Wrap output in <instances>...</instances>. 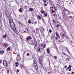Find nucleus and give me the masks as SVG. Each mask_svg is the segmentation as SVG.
Masks as SVG:
<instances>
[{
  "label": "nucleus",
  "instance_id": "nucleus-1",
  "mask_svg": "<svg viewBox=\"0 0 74 74\" xmlns=\"http://www.w3.org/2000/svg\"><path fill=\"white\" fill-rule=\"evenodd\" d=\"M9 22L10 27L13 26L14 25H15L14 24V22H13V21H12V19H9Z\"/></svg>",
  "mask_w": 74,
  "mask_h": 74
},
{
  "label": "nucleus",
  "instance_id": "nucleus-2",
  "mask_svg": "<svg viewBox=\"0 0 74 74\" xmlns=\"http://www.w3.org/2000/svg\"><path fill=\"white\" fill-rule=\"evenodd\" d=\"M34 66L35 69H37L38 67H37V64L36 61V60H34Z\"/></svg>",
  "mask_w": 74,
  "mask_h": 74
},
{
  "label": "nucleus",
  "instance_id": "nucleus-3",
  "mask_svg": "<svg viewBox=\"0 0 74 74\" xmlns=\"http://www.w3.org/2000/svg\"><path fill=\"white\" fill-rule=\"evenodd\" d=\"M3 64L5 67L7 66V62L5 60H4L3 62Z\"/></svg>",
  "mask_w": 74,
  "mask_h": 74
},
{
  "label": "nucleus",
  "instance_id": "nucleus-4",
  "mask_svg": "<svg viewBox=\"0 0 74 74\" xmlns=\"http://www.w3.org/2000/svg\"><path fill=\"white\" fill-rule=\"evenodd\" d=\"M11 28L14 31L16 30V27H15V24L12 25L10 26Z\"/></svg>",
  "mask_w": 74,
  "mask_h": 74
},
{
  "label": "nucleus",
  "instance_id": "nucleus-5",
  "mask_svg": "<svg viewBox=\"0 0 74 74\" xmlns=\"http://www.w3.org/2000/svg\"><path fill=\"white\" fill-rule=\"evenodd\" d=\"M21 58L20 56L18 55H17L16 60H17V61H19L21 60Z\"/></svg>",
  "mask_w": 74,
  "mask_h": 74
},
{
  "label": "nucleus",
  "instance_id": "nucleus-6",
  "mask_svg": "<svg viewBox=\"0 0 74 74\" xmlns=\"http://www.w3.org/2000/svg\"><path fill=\"white\" fill-rule=\"evenodd\" d=\"M34 45H35V46H36V48H37V47L39 45L38 43L37 42H34Z\"/></svg>",
  "mask_w": 74,
  "mask_h": 74
},
{
  "label": "nucleus",
  "instance_id": "nucleus-7",
  "mask_svg": "<svg viewBox=\"0 0 74 74\" xmlns=\"http://www.w3.org/2000/svg\"><path fill=\"white\" fill-rule=\"evenodd\" d=\"M26 38L27 41H29V40H30L32 39V37L30 36H29L27 37Z\"/></svg>",
  "mask_w": 74,
  "mask_h": 74
},
{
  "label": "nucleus",
  "instance_id": "nucleus-8",
  "mask_svg": "<svg viewBox=\"0 0 74 74\" xmlns=\"http://www.w3.org/2000/svg\"><path fill=\"white\" fill-rule=\"evenodd\" d=\"M42 58L41 57H40L39 58V61L40 63H41V62H42Z\"/></svg>",
  "mask_w": 74,
  "mask_h": 74
},
{
  "label": "nucleus",
  "instance_id": "nucleus-9",
  "mask_svg": "<svg viewBox=\"0 0 74 74\" xmlns=\"http://www.w3.org/2000/svg\"><path fill=\"white\" fill-rule=\"evenodd\" d=\"M4 45H5V48H7L9 45L7 44L4 43Z\"/></svg>",
  "mask_w": 74,
  "mask_h": 74
},
{
  "label": "nucleus",
  "instance_id": "nucleus-10",
  "mask_svg": "<svg viewBox=\"0 0 74 74\" xmlns=\"http://www.w3.org/2000/svg\"><path fill=\"white\" fill-rule=\"evenodd\" d=\"M70 60V58H68L66 59L65 60V61L66 62H69Z\"/></svg>",
  "mask_w": 74,
  "mask_h": 74
},
{
  "label": "nucleus",
  "instance_id": "nucleus-11",
  "mask_svg": "<svg viewBox=\"0 0 74 74\" xmlns=\"http://www.w3.org/2000/svg\"><path fill=\"white\" fill-rule=\"evenodd\" d=\"M29 11H33L34 12V10L32 8H29Z\"/></svg>",
  "mask_w": 74,
  "mask_h": 74
},
{
  "label": "nucleus",
  "instance_id": "nucleus-12",
  "mask_svg": "<svg viewBox=\"0 0 74 74\" xmlns=\"http://www.w3.org/2000/svg\"><path fill=\"white\" fill-rule=\"evenodd\" d=\"M41 46L42 47L44 48H45V47H46V45H41Z\"/></svg>",
  "mask_w": 74,
  "mask_h": 74
},
{
  "label": "nucleus",
  "instance_id": "nucleus-13",
  "mask_svg": "<svg viewBox=\"0 0 74 74\" xmlns=\"http://www.w3.org/2000/svg\"><path fill=\"white\" fill-rule=\"evenodd\" d=\"M44 30V28H42L41 29H40V30L42 32H43Z\"/></svg>",
  "mask_w": 74,
  "mask_h": 74
},
{
  "label": "nucleus",
  "instance_id": "nucleus-14",
  "mask_svg": "<svg viewBox=\"0 0 74 74\" xmlns=\"http://www.w3.org/2000/svg\"><path fill=\"white\" fill-rule=\"evenodd\" d=\"M62 53L63 54H64V55H66V56H69V55H67V54H66V53H65L64 52H63Z\"/></svg>",
  "mask_w": 74,
  "mask_h": 74
},
{
  "label": "nucleus",
  "instance_id": "nucleus-15",
  "mask_svg": "<svg viewBox=\"0 0 74 74\" xmlns=\"http://www.w3.org/2000/svg\"><path fill=\"white\" fill-rule=\"evenodd\" d=\"M38 19H39V20H40L41 19V17L39 15L38 16Z\"/></svg>",
  "mask_w": 74,
  "mask_h": 74
},
{
  "label": "nucleus",
  "instance_id": "nucleus-16",
  "mask_svg": "<svg viewBox=\"0 0 74 74\" xmlns=\"http://www.w3.org/2000/svg\"><path fill=\"white\" fill-rule=\"evenodd\" d=\"M71 65H70L68 67V69H71Z\"/></svg>",
  "mask_w": 74,
  "mask_h": 74
},
{
  "label": "nucleus",
  "instance_id": "nucleus-17",
  "mask_svg": "<svg viewBox=\"0 0 74 74\" xmlns=\"http://www.w3.org/2000/svg\"><path fill=\"white\" fill-rule=\"evenodd\" d=\"M7 36V34H6L5 35H3V37H4V38H6V36Z\"/></svg>",
  "mask_w": 74,
  "mask_h": 74
},
{
  "label": "nucleus",
  "instance_id": "nucleus-18",
  "mask_svg": "<svg viewBox=\"0 0 74 74\" xmlns=\"http://www.w3.org/2000/svg\"><path fill=\"white\" fill-rule=\"evenodd\" d=\"M47 51L48 53H50V51H49V49H47Z\"/></svg>",
  "mask_w": 74,
  "mask_h": 74
},
{
  "label": "nucleus",
  "instance_id": "nucleus-19",
  "mask_svg": "<svg viewBox=\"0 0 74 74\" xmlns=\"http://www.w3.org/2000/svg\"><path fill=\"white\" fill-rule=\"evenodd\" d=\"M56 7L57 8H59V5L58 4H56Z\"/></svg>",
  "mask_w": 74,
  "mask_h": 74
},
{
  "label": "nucleus",
  "instance_id": "nucleus-20",
  "mask_svg": "<svg viewBox=\"0 0 74 74\" xmlns=\"http://www.w3.org/2000/svg\"><path fill=\"white\" fill-rule=\"evenodd\" d=\"M65 48H66V49L67 52H68L69 51V49H68V48H67L66 47Z\"/></svg>",
  "mask_w": 74,
  "mask_h": 74
},
{
  "label": "nucleus",
  "instance_id": "nucleus-21",
  "mask_svg": "<svg viewBox=\"0 0 74 74\" xmlns=\"http://www.w3.org/2000/svg\"><path fill=\"white\" fill-rule=\"evenodd\" d=\"M56 36H57V37H59V38H60V36H59V35L58 34H57Z\"/></svg>",
  "mask_w": 74,
  "mask_h": 74
},
{
  "label": "nucleus",
  "instance_id": "nucleus-22",
  "mask_svg": "<svg viewBox=\"0 0 74 74\" xmlns=\"http://www.w3.org/2000/svg\"><path fill=\"white\" fill-rule=\"evenodd\" d=\"M1 53V54H3L4 53V51H0Z\"/></svg>",
  "mask_w": 74,
  "mask_h": 74
},
{
  "label": "nucleus",
  "instance_id": "nucleus-23",
  "mask_svg": "<svg viewBox=\"0 0 74 74\" xmlns=\"http://www.w3.org/2000/svg\"><path fill=\"white\" fill-rule=\"evenodd\" d=\"M66 11H67V10L66 9L64 10V13H66Z\"/></svg>",
  "mask_w": 74,
  "mask_h": 74
},
{
  "label": "nucleus",
  "instance_id": "nucleus-24",
  "mask_svg": "<svg viewBox=\"0 0 74 74\" xmlns=\"http://www.w3.org/2000/svg\"><path fill=\"white\" fill-rule=\"evenodd\" d=\"M38 34H36V35H35V36L36 37H38Z\"/></svg>",
  "mask_w": 74,
  "mask_h": 74
},
{
  "label": "nucleus",
  "instance_id": "nucleus-25",
  "mask_svg": "<svg viewBox=\"0 0 74 74\" xmlns=\"http://www.w3.org/2000/svg\"><path fill=\"white\" fill-rule=\"evenodd\" d=\"M67 11L68 12H69V13H70L71 14H72V13H73V12L70 11H69V10H67Z\"/></svg>",
  "mask_w": 74,
  "mask_h": 74
},
{
  "label": "nucleus",
  "instance_id": "nucleus-26",
  "mask_svg": "<svg viewBox=\"0 0 74 74\" xmlns=\"http://www.w3.org/2000/svg\"><path fill=\"white\" fill-rule=\"evenodd\" d=\"M19 12H22V8H21L20 9L19 11Z\"/></svg>",
  "mask_w": 74,
  "mask_h": 74
},
{
  "label": "nucleus",
  "instance_id": "nucleus-27",
  "mask_svg": "<svg viewBox=\"0 0 74 74\" xmlns=\"http://www.w3.org/2000/svg\"><path fill=\"white\" fill-rule=\"evenodd\" d=\"M40 50H41V48H39L38 50V52H39V51H40Z\"/></svg>",
  "mask_w": 74,
  "mask_h": 74
},
{
  "label": "nucleus",
  "instance_id": "nucleus-28",
  "mask_svg": "<svg viewBox=\"0 0 74 74\" xmlns=\"http://www.w3.org/2000/svg\"><path fill=\"white\" fill-rule=\"evenodd\" d=\"M27 55L28 56H29V55H30V54H29V53H27Z\"/></svg>",
  "mask_w": 74,
  "mask_h": 74
},
{
  "label": "nucleus",
  "instance_id": "nucleus-29",
  "mask_svg": "<svg viewBox=\"0 0 74 74\" xmlns=\"http://www.w3.org/2000/svg\"><path fill=\"white\" fill-rule=\"evenodd\" d=\"M7 50L8 51H9V50H10V48L9 47H8L7 49Z\"/></svg>",
  "mask_w": 74,
  "mask_h": 74
},
{
  "label": "nucleus",
  "instance_id": "nucleus-30",
  "mask_svg": "<svg viewBox=\"0 0 74 74\" xmlns=\"http://www.w3.org/2000/svg\"><path fill=\"white\" fill-rule=\"evenodd\" d=\"M25 29L26 30H27V32H29V29H27V28H26Z\"/></svg>",
  "mask_w": 74,
  "mask_h": 74
},
{
  "label": "nucleus",
  "instance_id": "nucleus-31",
  "mask_svg": "<svg viewBox=\"0 0 74 74\" xmlns=\"http://www.w3.org/2000/svg\"><path fill=\"white\" fill-rule=\"evenodd\" d=\"M52 32V30L51 29H49V33H51Z\"/></svg>",
  "mask_w": 74,
  "mask_h": 74
},
{
  "label": "nucleus",
  "instance_id": "nucleus-32",
  "mask_svg": "<svg viewBox=\"0 0 74 74\" xmlns=\"http://www.w3.org/2000/svg\"><path fill=\"white\" fill-rule=\"evenodd\" d=\"M54 59H56L58 58L57 57V56H54Z\"/></svg>",
  "mask_w": 74,
  "mask_h": 74
},
{
  "label": "nucleus",
  "instance_id": "nucleus-33",
  "mask_svg": "<svg viewBox=\"0 0 74 74\" xmlns=\"http://www.w3.org/2000/svg\"><path fill=\"white\" fill-rule=\"evenodd\" d=\"M43 0V1H44V3H46L47 1H45V0Z\"/></svg>",
  "mask_w": 74,
  "mask_h": 74
},
{
  "label": "nucleus",
  "instance_id": "nucleus-34",
  "mask_svg": "<svg viewBox=\"0 0 74 74\" xmlns=\"http://www.w3.org/2000/svg\"><path fill=\"white\" fill-rule=\"evenodd\" d=\"M28 23H29V24H30V23H31V21H30L29 20Z\"/></svg>",
  "mask_w": 74,
  "mask_h": 74
},
{
  "label": "nucleus",
  "instance_id": "nucleus-35",
  "mask_svg": "<svg viewBox=\"0 0 74 74\" xmlns=\"http://www.w3.org/2000/svg\"><path fill=\"white\" fill-rule=\"evenodd\" d=\"M41 13H44V11H41Z\"/></svg>",
  "mask_w": 74,
  "mask_h": 74
},
{
  "label": "nucleus",
  "instance_id": "nucleus-36",
  "mask_svg": "<svg viewBox=\"0 0 74 74\" xmlns=\"http://www.w3.org/2000/svg\"><path fill=\"white\" fill-rule=\"evenodd\" d=\"M16 64H19V63L18 62H17L15 63Z\"/></svg>",
  "mask_w": 74,
  "mask_h": 74
},
{
  "label": "nucleus",
  "instance_id": "nucleus-37",
  "mask_svg": "<svg viewBox=\"0 0 74 74\" xmlns=\"http://www.w3.org/2000/svg\"><path fill=\"white\" fill-rule=\"evenodd\" d=\"M54 9H55L56 11V10H57V9L56 8V7H54Z\"/></svg>",
  "mask_w": 74,
  "mask_h": 74
},
{
  "label": "nucleus",
  "instance_id": "nucleus-38",
  "mask_svg": "<svg viewBox=\"0 0 74 74\" xmlns=\"http://www.w3.org/2000/svg\"><path fill=\"white\" fill-rule=\"evenodd\" d=\"M58 34V33L57 31H56V34Z\"/></svg>",
  "mask_w": 74,
  "mask_h": 74
},
{
  "label": "nucleus",
  "instance_id": "nucleus-39",
  "mask_svg": "<svg viewBox=\"0 0 74 74\" xmlns=\"http://www.w3.org/2000/svg\"><path fill=\"white\" fill-rule=\"evenodd\" d=\"M44 15L46 16H48V15H47V14H45Z\"/></svg>",
  "mask_w": 74,
  "mask_h": 74
},
{
  "label": "nucleus",
  "instance_id": "nucleus-40",
  "mask_svg": "<svg viewBox=\"0 0 74 74\" xmlns=\"http://www.w3.org/2000/svg\"><path fill=\"white\" fill-rule=\"evenodd\" d=\"M59 26H60V25H57V27H58H58H59Z\"/></svg>",
  "mask_w": 74,
  "mask_h": 74
},
{
  "label": "nucleus",
  "instance_id": "nucleus-41",
  "mask_svg": "<svg viewBox=\"0 0 74 74\" xmlns=\"http://www.w3.org/2000/svg\"><path fill=\"white\" fill-rule=\"evenodd\" d=\"M56 40H58V37H56Z\"/></svg>",
  "mask_w": 74,
  "mask_h": 74
},
{
  "label": "nucleus",
  "instance_id": "nucleus-42",
  "mask_svg": "<svg viewBox=\"0 0 74 74\" xmlns=\"http://www.w3.org/2000/svg\"><path fill=\"white\" fill-rule=\"evenodd\" d=\"M69 18H72V16H70L69 17Z\"/></svg>",
  "mask_w": 74,
  "mask_h": 74
},
{
  "label": "nucleus",
  "instance_id": "nucleus-43",
  "mask_svg": "<svg viewBox=\"0 0 74 74\" xmlns=\"http://www.w3.org/2000/svg\"><path fill=\"white\" fill-rule=\"evenodd\" d=\"M7 72L8 74V73H9V70H8V71H7Z\"/></svg>",
  "mask_w": 74,
  "mask_h": 74
},
{
  "label": "nucleus",
  "instance_id": "nucleus-44",
  "mask_svg": "<svg viewBox=\"0 0 74 74\" xmlns=\"http://www.w3.org/2000/svg\"><path fill=\"white\" fill-rule=\"evenodd\" d=\"M65 36V34H63L62 35V36L63 37H64V36Z\"/></svg>",
  "mask_w": 74,
  "mask_h": 74
},
{
  "label": "nucleus",
  "instance_id": "nucleus-45",
  "mask_svg": "<svg viewBox=\"0 0 74 74\" xmlns=\"http://www.w3.org/2000/svg\"><path fill=\"white\" fill-rule=\"evenodd\" d=\"M55 12V11H52V13H53L54 12Z\"/></svg>",
  "mask_w": 74,
  "mask_h": 74
},
{
  "label": "nucleus",
  "instance_id": "nucleus-46",
  "mask_svg": "<svg viewBox=\"0 0 74 74\" xmlns=\"http://www.w3.org/2000/svg\"><path fill=\"white\" fill-rule=\"evenodd\" d=\"M50 73H51V72H49L48 74H50Z\"/></svg>",
  "mask_w": 74,
  "mask_h": 74
},
{
  "label": "nucleus",
  "instance_id": "nucleus-47",
  "mask_svg": "<svg viewBox=\"0 0 74 74\" xmlns=\"http://www.w3.org/2000/svg\"><path fill=\"white\" fill-rule=\"evenodd\" d=\"M17 71L18 72H19V69H18Z\"/></svg>",
  "mask_w": 74,
  "mask_h": 74
},
{
  "label": "nucleus",
  "instance_id": "nucleus-48",
  "mask_svg": "<svg viewBox=\"0 0 74 74\" xmlns=\"http://www.w3.org/2000/svg\"><path fill=\"white\" fill-rule=\"evenodd\" d=\"M68 52L69 53V54H70V51H69Z\"/></svg>",
  "mask_w": 74,
  "mask_h": 74
},
{
  "label": "nucleus",
  "instance_id": "nucleus-49",
  "mask_svg": "<svg viewBox=\"0 0 74 74\" xmlns=\"http://www.w3.org/2000/svg\"><path fill=\"white\" fill-rule=\"evenodd\" d=\"M65 68H67V66L66 65V66H65Z\"/></svg>",
  "mask_w": 74,
  "mask_h": 74
},
{
  "label": "nucleus",
  "instance_id": "nucleus-50",
  "mask_svg": "<svg viewBox=\"0 0 74 74\" xmlns=\"http://www.w3.org/2000/svg\"><path fill=\"white\" fill-rule=\"evenodd\" d=\"M34 23L35 24L37 23V21H36V22H34Z\"/></svg>",
  "mask_w": 74,
  "mask_h": 74
},
{
  "label": "nucleus",
  "instance_id": "nucleus-51",
  "mask_svg": "<svg viewBox=\"0 0 74 74\" xmlns=\"http://www.w3.org/2000/svg\"><path fill=\"white\" fill-rule=\"evenodd\" d=\"M71 74H74V72H73L72 73H71Z\"/></svg>",
  "mask_w": 74,
  "mask_h": 74
},
{
  "label": "nucleus",
  "instance_id": "nucleus-52",
  "mask_svg": "<svg viewBox=\"0 0 74 74\" xmlns=\"http://www.w3.org/2000/svg\"><path fill=\"white\" fill-rule=\"evenodd\" d=\"M16 66L18 67V64H16Z\"/></svg>",
  "mask_w": 74,
  "mask_h": 74
},
{
  "label": "nucleus",
  "instance_id": "nucleus-53",
  "mask_svg": "<svg viewBox=\"0 0 74 74\" xmlns=\"http://www.w3.org/2000/svg\"><path fill=\"white\" fill-rule=\"evenodd\" d=\"M0 63H1V61L0 60Z\"/></svg>",
  "mask_w": 74,
  "mask_h": 74
},
{
  "label": "nucleus",
  "instance_id": "nucleus-54",
  "mask_svg": "<svg viewBox=\"0 0 74 74\" xmlns=\"http://www.w3.org/2000/svg\"><path fill=\"white\" fill-rule=\"evenodd\" d=\"M45 6H47V4H45Z\"/></svg>",
  "mask_w": 74,
  "mask_h": 74
},
{
  "label": "nucleus",
  "instance_id": "nucleus-55",
  "mask_svg": "<svg viewBox=\"0 0 74 74\" xmlns=\"http://www.w3.org/2000/svg\"><path fill=\"white\" fill-rule=\"evenodd\" d=\"M53 16H55V14H53Z\"/></svg>",
  "mask_w": 74,
  "mask_h": 74
},
{
  "label": "nucleus",
  "instance_id": "nucleus-56",
  "mask_svg": "<svg viewBox=\"0 0 74 74\" xmlns=\"http://www.w3.org/2000/svg\"><path fill=\"white\" fill-rule=\"evenodd\" d=\"M69 71H71V69H69Z\"/></svg>",
  "mask_w": 74,
  "mask_h": 74
},
{
  "label": "nucleus",
  "instance_id": "nucleus-57",
  "mask_svg": "<svg viewBox=\"0 0 74 74\" xmlns=\"http://www.w3.org/2000/svg\"><path fill=\"white\" fill-rule=\"evenodd\" d=\"M63 41H61L60 42H63Z\"/></svg>",
  "mask_w": 74,
  "mask_h": 74
},
{
  "label": "nucleus",
  "instance_id": "nucleus-58",
  "mask_svg": "<svg viewBox=\"0 0 74 74\" xmlns=\"http://www.w3.org/2000/svg\"><path fill=\"white\" fill-rule=\"evenodd\" d=\"M53 22H55V20H53Z\"/></svg>",
  "mask_w": 74,
  "mask_h": 74
},
{
  "label": "nucleus",
  "instance_id": "nucleus-59",
  "mask_svg": "<svg viewBox=\"0 0 74 74\" xmlns=\"http://www.w3.org/2000/svg\"><path fill=\"white\" fill-rule=\"evenodd\" d=\"M72 14H73V15H74V13L73 12Z\"/></svg>",
  "mask_w": 74,
  "mask_h": 74
},
{
  "label": "nucleus",
  "instance_id": "nucleus-60",
  "mask_svg": "<svg viewBox=\"0 0 74 74\" xmlns=\"http://www.w3.org/2000/svg\"><path fill=\"white\" fill-rule=\"evenodd\" d=\"M51 8H53V7H51Z\"/></svg>",
  "mask_w": 74,
  "mask_h": 74
},
{
  "label": "nucleus",
  "instance_id": "nucleus-61",
  "mask_svg": "<svg viewBox=\"0 0 74 74\" xmlns=\"http://www.w3.org/2000/svg\"><path fill=\"white\" fill-rule=\"evenodd\" d=\"M55 23H56V22H54V23H53V24H54Z\"/></svg>",
  "mask_w": 74,
  "mask_h": 74
},
{
  "label": "nucleus",
  "instance_id": "nucleus-62",
  "mask_svg": "<svg viewBox=\"0 0 74 74\" xmlns=\"http://www.w3.org/2000/svg\"><path fill=\"white\" fill-rule=\"evenodd\" d=\"M24 32L25 33H26V31H24Z\"/></svg>",
  "mask_w": 74,
  "mask_h": 74
},
{
  "label": "nucleus",
  "instance_id": "nucleus-63",
  "mask_svg": "<svg viewBox=\"0 0 74 74\" xmlns=\"http://www.w3.org/2000/svg\"><path fill=\"white\" fill-rule=\"evenodd\" d=\"M68 70V69H66V70Z\"/></svg>",
  "mask_w": 74,
  "mask_h": 74
},
{
  "label": "nucleus",
  "instance_id": "nucleus-64",
  "mask_svg": "<svg viewBox=\"0 0 74 74\" xmlns=\"http://www.w3.org/2000/svg\"><path fill=\"white\" fill-rule=\"evenodd\" d=\"M69 4H71V3H70Z\"/></svg>",
  "mask_w": 74,
  "mask_h": 74
}]
</instances>
